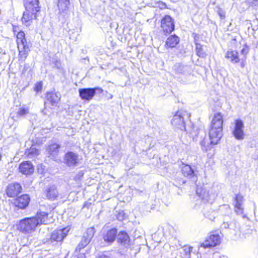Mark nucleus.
<instances>
[{
    "label": "nucleus",
    "instance_id": "f257e3e1",
    "mask_svg": "<svg viewBox=\"0 0 258 258\" xmlns=\"http://www.w3.org/2000/svg\"><path fill=\"white\" fill-rule=\"evenodd\" d=\"M51 211V208L49 205H41L35 216L21 220L17 225V229L24 233H31L37 226L50 222L48 215Z\"/></svg>",
    "mask_w": 258,
    "mask_h": 258
},
{
    "label": "nucleus",
    "instance_id": "f03ea898",
    "mask_svg": "<svg viewBox=\"0 0 258 258\" xmlns=\"http://www.w3.org/2000/svg\"><path fill=\"white\" fill-rule=\"evenodd\" d=\"M223 116L218 112L214 114L212 120L211 129L209 131V137L211 144L216 145L222 136L223 130Z\"/></svg>",
    "mask_w": 258,
    "mask_h": 258
},
{
    "label": "nucleus",
    "instance_id": "7ed1b4c3",
    "mask_svg": "<svg viewBox=\"0 0 258 258\" xmlns=\"http://www.w3.org/2000/svg\"><path fill=\"white\" fill-rule=\"evenodd\" d=\"M17 43L19 50V60L24 62L30 51L31 45L27 41L24 32L21 31L18 33Z\"/></svg>",
    "mask_w": 258,
    "mask_h": 258
},
{
    "label": "nucleus",
    "instance_id": "20e7f679",
    "mask_svg": "<svg viewBox=\"0 0 258 258\" xmlns=\"http://www.w3.org/2000/svg\"><path fill=\"white\" fill-rule=\"evenodd\" d=\"M188 117L189 115L186 111H178L173 116L171 121V124L177 130L185 131V119Z\"/></svg>",
    "mask_w": 258,
    "mask_h": 258
},
{
    "label": "nucleus",
    "instance_id": "39448f33",
    "mask_svg": "<svg viewBox=\"0 0 258 258\" xmlns=\"http://www.w3.org/2000/svg\"><path fill=\"white\" fill-rule=\"evenodd\" d=\"M161 27L165 35L170 34L174 30L173 19L170 16L166 15L161 20Z\"/></svg>",
    "mask_w": 258,
    "mask_h": 258
},
{
    "label": "nucleus",
    "instance_id": "423d86ee",
    "mask_svg": "<svg viewBox=\"0 0 258 258\" xmlns=\"http://www.w3.org/2000/svg\"><path fill=\"white\" fill-rule=\"evenodd\" d=\"M79 161V155L73 152L69 151L64 156L63 162L69 167H74L78 166Z\"/></svg>",
    "mask_w": 258,
    "mask_h": 258
},
{
    "label": "nucleus",
    "instance_id": "0eeeda50",
    "mask_svg": "<svg viewBox=\"0 0 258 258\" xmlns=\"http://www.w3.org/2000/svg\"><path fill=\"white\" fill-rule=\"evenodd\" d=\"M70 228L68 227L60 229H56L54 230L51 233L50 237V241L51 243L54 242H61L63 239L68 235Z\"/></svg>",
    "mask_w": 258,
    "mask_h": 258
},
{
    "label": "nucleus",
    "instance_id": "6e6552de",
    "mask_svg": "<svg viewBox=\"0 0 258 258\" xmlns=\"http://www.w3.org/2000/svg\"><path fill=\"white\" fill-rule=\"evenodd\" d=\"M197 195L204 203H212L216 197L215 194H210V191H208L206 188L202 187L197 188Z\"/></svg>",
    "mask_w": 258,
    "mask_h": 258
},
{
    "label": "nucleus",
    "instance_id": "1a4fd4ad",
    "mask_svg": "<svg viewBox=\"0 0 258 258\" xmlns=\"http://www.w3.org/2000/svg\"><path fill=\"white\" fill-rule=\"evenodd\" d=\"M97 90L100 91L101 92L103 91V90L99 88L79 89V96L82 100L89 101L94 96Z\"/></svg>",
    "mask_w": 258,
    "mask_h": 258
},
{
    "label": "nucleus",
    "instance_id": "9d476101",
    "mask_svg": "<svg viewBox=\"0 0 258 258\" xmlns=\"http://www.w3.org/2000/svg\"><path fill=\"white\" fill-rule=\"evenodd\" d=\"M244 124L241 119H236L234 122V127L232 132L233 135L236 139L238 140H243L244 138L243 131Z\"/></svg>",
    "mask_w": 258,
    "mask_h": 258
},
{
    "label": "nucleus",
    "instance_id": "9b49d317",
    "mask_svg": "<svg viewBox=\"0 0 258 258\" xmlns=\"http://www.w3.org/2000/svg\"><path fill=\"white\" fill-rule=\"evenodd\" d=\"M38 3V0H24L25 10L37 15L40 10Z\"/></svg>",
    "mask_w": 258,
    "mask_h": 258
},
{
    "label": "nucleus",
    "instance_id": "f8f14e48",
    "mask_svg": "<svg viewBox=\"0 0 258 258\" xmlns=\"http://www.w3.org/2000/svg\"><path fill=\"white\" fill-rule=\"evenodd\" d=\"M22 187L18 183H13L9 184L7 189V194L9 197H14L17 196L21 192Z\"/></svg>",
    "mask_w": 258,
    "mask_h": 258
},
{
    "label": "nucleus",
    "instance_id": "ddd939ff",
    "mask_svg": "<svg viewBox=\"0 0 258 258\" xmlns=\"http://www.w3.org/2000/svg\"><path fill=\"white\" fill-rule=\"evenodd\" d=\"M30 198L29 196L27 195H23L15 199L14 204L16 207L21 209H24L28 206Z\"/></svg>",
    "mask_w": 258,
    "mask_h": 258
},
{
    "label": "nucleus",
    "instance_id": "4468645a",
    "mask_svg": "<svg viewBox=\"0 0 258 258\" xmlns=\"http://www.w3.org/2000/svg\"><path fill=\"white\" fill-rule=\"evenodd\" d=\"M220 238L218 234H211L202 244L204 248L215 246L220 243Z\"/></svg>",
    "mask_w": 258,
    "mask_h": 258
},
{
    "label": "nucleus",
    "instance_id": "2eb2a0df",
    "mask_svg": "<svg viewBox=\"0 0 258 258\" xmlns=\"http://www.w3.org/2000/svg\"><path fill=\"white\" fill-rule=\"evenodd\" d=\"M20 172L25 175L32 174L34 172V167L29 161H25L19 165Z\"/></svg>",
    "mask_w": 258,
    "mask_h": 258
},
{
    "label": "nucleus",
    "instance_id": "dca6fc26",
    "mask_svg": "<svg viewBox=\"0 0 258 258\" xmlns=\"http://www.w3.org/2000/svg\"><path fill=\"white\" fill-rule=\"evenodd\" d=\"M116 239L118 243L125 247L128 246L130 244V237L125 231H120L116 236Z\"/></svg>",
    "mask_w": 258,
    "mask_h": 258
},
{
    "label": "nucleus",
    "instance_id": "f3484780",
    "mask_svg": "<svg viewBox=\"0 0 258 258\" xmlns=\"http://www.w3.org/2000/svg\"><path fill=\"white\" fill-rule=\"evenodd\" d=\"M46 197L51 200H54L58 195V192L56 187L55 185H50L46 187L45 189Z\"/></svg>",
    "mask_w": 258,
    "mask_h": 258
},
{
    "label": "nucleus",
    "instance_id": "a211bd4d",
    "mask_svg": "<svg viewBox=\"0 0 258 258\" xmlns=\"http://www.w3.org/2000/svg\"><path fill=\"white\" fill-rule=\"evenodd\" d=\"M117 229L115 228H112L110 230H108L103 235V239L104 240L109 243L113 242L117 236Z\"/></svg>",
    "mask_w": 258,
    "mask_h": 258
},
{
    "label": "nucleus",
    "instance_id": "6ab92c4d",
    "mask_svg": "<svg viewBox=\"0 0 258 258\" xmlns=\"http://www.w3.org/2000/svg\"><path fill=\"white\" fill-rule=\"evenodd\" d=\"M181 172L184 177L189 178H195V174L194 169L188 165L182 163L181 166Z\"/></svg>",
    "mask_w": 258,
    "mask_h": 258
},
{
    "label": "nucleus",
    "instance_id": "aec40b11",
    "mask_svg": "<svg viewBox=\"0 0 258 258\" xmlns=\"http://www.w3.org/2000/svg\"><path fill=\"white\" fill-rule=\"evenodd\" d=\"M243 197L240 194H238L235 197V210L238 214H242L243 213V208L242 206Z\"/></svg>",
    "mask_w": 258,
    "mask_h": 258
},
{
    "label": "nucleus",
    "instance_id": "412c9836",
    "mask_svg": "<svg viewBox=\"0 0 258 258\" xmlns=\"http://www.w3.org/2000/svg\"><path fill=\"white\" fill-rule=\"evenodd\" d=\"M36 18L37 15L34 14V13L28 12L25 10L22 18V22L26 26H28L30 25L31 21L33 19H36Z\"/></svg>",
    "mask_w": 258,
    "mask_h": 258
},
{
    "label": "nucleus",
    "instance_id": "4be33fe9",
    "mask_svg": "<svg viewBox=\"0 0 258 258\" xmlns=\"http://www.w3.org/2000/svg\"><path fill=\"white\" fill-rule=\"evenodd\" d=\"M60 148V145L52 143L47 147L46 152L49 156L54 157L58 154Z\"/></svg>",
    "mask_w": 258,
    "mask_h": 258
},
{
    "label": "nucleus",
    "instance_id": "5701e85b",
    "mask_svg": "<svg viewBox=\"0 0 258 258\" xmlns=\"http://www.w3.org/2000/svg\"><path fill=\"white\" fill-rule=\"evenodd\" d=\"M46 97L52 105H56L60 100L61 96L58 92H49Z\"/></svg>",
    "mask_w": 258,
    "mask_h": 258
},
{
    "label": "nucleus",
    "instance_id": "b1692460",
    "mask_svg": "<svg viewBox=\"0 0 258 258\" xmlns=\"http://www.w3.org/2000/svg\"><path fill=\"white\" fill-rule=\"evenodd\" d=\"M179 42V38L175 35H171L169 37L166 42L165 47L166 48H174Z\"/></svg>",
    "mask_w": 258,
    "mask_h": 258
},
{
    "label": "nucleus",
    "instance_id": "393cba45",
    "mask_svg": "<svg viewBox=\"0 0 258 258\" xmlns=\"http://www.w3.org/2000/svg\"><path fill=\"white\" fill-rule=\"evenodd\" d=\"M225 57L229 58L231 62L233 63H236L239 61L238 53L235 50H228L226 53Z\"/></svg>",
    "mask_w": 258,
    "mask_h": 258
},
{
    "label": "nucleus",
    "instance_id": "a878e982",
    "mask_svg": "<svg viewBox=\"0 0 258 258\" xmlns=\"http://www.w3.org/2000/svg\"><path fill=\"white\" fill-rule=\"evenodd\" d=\"M69 4V0H58L57 7L59 11L64 12L66 11Z\"/></svg>",
    "mask_w": 258,
    "mask_h": 258
},
{
    "label": "nucleus",
    "instance_id": "bb28decb",
    "mask_svg": "<svg viewBox=\"0 0 258 258\" xmlns=\"http://www.w3.org/2000/svg\"><path fill=\"white\" fill-rule=\"evenodd\" d=\"M196 50L197 55L202 58L206 57L207 54L203 49V46L200 43H196Z\"/></svg>",
    "mask_w": 258,
    "mask_h": 258
},
{
    "label": "nucleus",
    "instance_id": "cd10ccee",
    "mask_svg": "<svg viewBox=\"0 0 258 258\" xmlns=\"http://www.w3.org/2000/svg\"><path fill=\"white\" fill-rule=\"evenodd\" d=\"M95 232V230L94 228H89L84 233L83 236L90 241L92 238L94 237Z\"/></svg>",
    "mask_w": 258,
    "mask_h": 258
},
{
    "label": "nucleus",
    "instance_id": "c85d7f7f",
    "mask_svg": "<svg viewBox=\"0 0 258 258\" xmlns=\"http://www.w3.org/2000/svg\"><path fill=\"white\" fill-rule=\"evenodd\" d=\"M90 241L83 236L81 242L79 243L78 245L76 247V250L80 251V250L86 246Z\"/></svg>",
    "mask_w": 258,
    "mask_h": 258
},
{
    "label": "nucleus",
    "instance_id": "c756f323",
    "mask_svg": "<svg viewBox=\"0 0 258 258\" xmlns=\"http://www.w3.org/2000/svg\"><path fill=\"white\" fill-rule=\"evenodd\" d=\"M216 214V213L215 212L212 211V212H209L205 214V216L206 218L213 221L215 218Z\"/></svg>",
    "mask_w": 258,
    "mask_h": 258
},
{
    "label": "nucleus",
    "instance_id": "7c9ffc66",
    "mask_svg": "<svg viewBox=\"0 0 258 258\" xmlns=\"http://www.w3.org/2000/svg\"><path fill=\"white\" fill-rule=\"evenodd\" d=\"M29 113L28 108H20L17 112V114L20 116H23Z\"/></svg>",
    "mask_w": 258,
    "mask_h": 258
},
{
    "label": "nucleus",
    "instance_id": "2f4dec72",
    "mask_svg": "<svg viewBox=\"0 0 258 258\" xmlns=\"http://www.w3.org/2000/svg\"><path fill=\"white\" fill-rule=\"evenodd\" d=\"M217 13L222 19L225 18V12L219 7L217 8Z\"/></svg>",
    "mask_w": 258,
    "mask_h": 258
},
{
    "label": "nucleus",
    "instance_id": "473e14b6",
    "mask_svg": "<svg viewBox=\"0 0 258 258\" xmlns=\"http://www.w3.org/2000/svg\"><path fill=\"white\" fill-rule=\"evenodd\" d=\"M42 83L41 82H38L35 85L34 90L36 92H40L42 90Z\"/></svg>",
    "mask_w": 258,
    "mask_h": 258
},
{
    "label": "nucleus",
    "instance_id": "72a5a7b5",
    "mask_svg": "<svg viewBox=\"0 0 258 258\" xmlns=\"http://www.w3.org/2000/svg\"><path fill=\"white\" fill-rule=\"evenodd\" d=\"M174 70L178 73H182V70L183 69V66L180 64H175L174 66Z\"/></svg>",
    "mask_w": 258,
    "mask_h": 258
},
{
    "label": "nucleus",
    "instance_id": "f704fd0d",
    "mask_svg": "<svg viewBox=\"0 0 258 258\" xmlns=\"http://www.w3.org/2000/svg\"><path fill=\"white\" fill-rule=\"evenodd\" d=\"M53 64L54 65V67H55L57 69H60L61 68V64L60 61L59 60H54L52 61Z\"/></svg>",
    "mask_w": 258,
    "mask_h": 258
},
{
    "label": "nucleus",
    "instance_id": "c9c22d12",
    "mask_svg": "<svg viewBox=\"0 0 258 258\" xmlns=\"http://www.w3.org/2000/svg\"><path fill=\"white\" fill-rule=\"evenodd\" d=\"M207 144H208V143H206L205 139L200 142V145H201L202 149L203 151L207 150Z\"/></svg>",
    "mask_w": 258,
    "mask_h": 258
},
{
    "label": "nucleus",
    "instance_id": "e433bc0d",
    "mask_svg": "<svg viewBox=\"0 0 258 258\" xmlns=\"http://www.w3.org/2000/svg\"><path fill=\"white\" fill-rule=\"evenodd\" d=\"M29 67L28 65L27 64H25L24 66V68L21 71V75L25 76L26 72L29 70Z\"/></svg>",
    "mask_w": 258,
    "mask_h": 258
},
{
    "label": "nucleus",
    "instance_id": "4c0bfd02",
    "mask_svg": "<svg viewBox=\"0 0 258 258\" xmlns=\"http://www.w3.org/2000/svg\"><path fill=\"white\" fill-rule=\"evenodd\" d=\"M248 52V48L247 46H245L242 49H241V52L242 54L243 55H245Z\"/></svg>",
    "mask_w": 258,
    "mask_h": 258
},
{
    "label": "nucleus",
    "instance_id": "58836bf2",
    "mask_svg": "<svg viewBox=\"0 0 258 258\" xmlns=\"http://www.w3.org/2000/svg\"><path fill=\"white\" fill-rule=\"evenodd\" d=\"M214 256L216 258H227V256L223 254H220L219 253H215Z\"/></svg>",
    "mask_w": 258,
    "mask_h": 258
},
{
    "label": "nucleus",
    "instance_id": "ea45409f",
    "mask_svg": "<svg viewBox=\"0 0 258 258\" xmlns=\"http://www.w3.org/2000/svg\"><path fill=\"white\" fill-rule=\"evenodd\" d=\"M96 258H111L110 255H107L105 253H102L99 255Z\"/></svg>",
    "mask_w": 258,
    "mask_h": 258
},
{
    "label": "nucleus",
    "instance_id": "a19ab883",
    "mask_svg": "<svg viewBox=\"0 0 258 258\" xmlns=\"http://www.w3.org/2000/svg\"><path fill=\"white\" fill-rule=\"evenodd\" d=\"M252 5L256 6L258 5V0H248Z\"/></svg>",
    "mask_w": 258,
    "mask_h": 258
},
{
    "label": "nucleus",
    "instance_id": "79ce46f5",
    "mask_svg": "<svg viewBox=\"0 0 258 258\" xmlns=\"http://www.w3.org/2000/svg\"><path fill=\"white\" fill-rule=\"evenodd\" d=\"M231 225V224H229L228 222L225 223L224 222L223 224V226L224 228H230V226Z\"/></svg>",
    "mask_w": 258,
    "mask_h": 258
},
{
    "label": "nucleus",
    "instance_id": "37998d69",
    "mask_svg": "<svg viewBox=\"0 0 258 258\" xmlns=\"http://www.w3.org/2000/svg\"><path fill=\"white\" fill-rule=\"evenodd\" d=\"M123 217H124V214H123V215H121V213H119L117 218L119 220H122L124 219Z\"/></svg>",
    "mask_w": 258,
    "mask_h": 258
},
{
    "label": "nucleus",
    "instance_id": "c03bdc74",
    "mask_svg": "<svg viewBox=\"0 0 258 258\" xmlns=\"http://www.w3.org/2000/svg\"><path fill=\"white\" fill-rule=\"evenodd\" d=\"M240 66L242 68H243L244 67V62H241V64H240Z\"/></svg>",
    "mask_w": 258,
    "mask_h": 258
},
{
    "label": "nucleus",
    "instance_id": "a18cd8bd",
    "mask_svg": "<svg viewBox=\"0 0 258 258\" xmlns=\"http://www.w3.org/2000/svg\"><path fill=\"white\" fill-rule=\"evenodd\" d=\"M113 98V95L111 94H109V99H112Z\"/></svg>",
    "mask_w": 258,
    "mask_h": 258
},
{
    "label": "nucleus",
    "instance_id": "49530a36",
    "mask_svg": "<svg viewBox=\"0 0 258 258\" xmlns=\"http://www.w3.org/2000/svg\"><path fill=\"white\" fill-rule=\"evenodd\" d=\"M2 159V155L0 154V161Z\"/></svg>",
    "mask_w": 258,
    "mask_h": 258
},
{
    "label": "nucleus",
    "instance_id": "de8ad7c7",
    "mask_svg": "<svg viewBox=\"0 0 258 258\" xmlns=\"http://www.w3.org/2000/svg\"><path fill=\"white\" fill-rule=\"evenodd\" d=\"M188 251L189 252H190V248H188Z\"/></svg>",
    "mask_w": 258,
    "mask_h": 258
}]
</instances>
